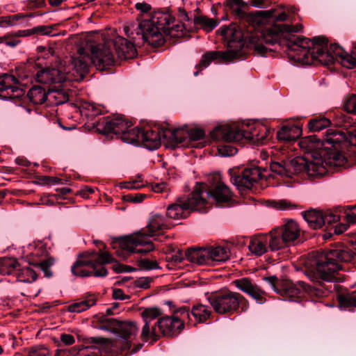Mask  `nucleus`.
Returning a JSON list of instances; mask_svg holds the SVG:
<instances>
[{"instance_id": "nucleus-1", "label": "nucleus", "mask_w": 356, "mask_h": 356, "mask_svg": "<svg viewBox=\"0 0 356 356\" xmlns=\"http://www.w3.org/2000/svg\"><path fill=\"white\" fill-rule=\"evenodd\" d=\"M296 11L293 6L262 11V16L268 18L272 26L252 34L249 40L250 47L261 55H265L267 51L284 49L290 60L302 65H310L318 60L327 65L340 59L343 66L349 69L356 67V58L337 44H331L327 49L326 38L318 36L311 40L297 36L296 33L303 29L302 24L283 23L291 22V14Z\"/></svg>"}, {"instance_id": "nucleus-2", "label": "nucleus", "mask_w": 356, "mask_h": 356, "mask_svg": "<svg viewBox=\"0 0 356 356\" xmlns=\"http://www.w3.org/2000/svg\"><path fill=\"white\" fill-rule=\"evenodd\" d=\"M353 257V252L348 249H332L323 253L314 261V266L305 270L306 276L313 285L303 281H298L297 284L312 296H326L330 289L323 282H338L341 262L350 261Z\"/></svg>"}, {"instance_id": "nucleus-3", "label": "nucleus", "mask_w": 356, "mask_h": 356, "mask_svg": "<svg viewBox=\"0 0 356 356\" xmlns=\"http://www.w3.org/2000/svg\"><path fill=\"white\" fill-rule=\"evenodd\" d=\"M115 49L118 58H134L137 54L134 44L127 39L116 35L115 31H105L101 34V42L91 45L93 64L99 70H104L114 65L115 60L113 53Z\"/></svg>"}, {"instance_id": "nucleus-4", "label": "nucleus", "mask_w": 356, "mask_h": 356, "mask_svg": "<svg viewBox=\"0 0 356 356\" xmlns=\"http://www.w3.org/2000/svg\"><path fill=\"white\" fill-rule=\"evenodd\" d=\"M346 158L337 152L323 149L312 154V159L307 157H296L288 161L291 171L290 177L294 174L305 172L309 177H320L325 175L327 168L344 166Z\"/></svg>"}, {"instance_id": "nucleus-5", "label": "nucleus", "mask_w": 356, "mask_h": 356, "mask_svg": "<svg viewBox=\"0 0 356 356\" xmlns=\"http://www.w3.org/2000/svg\"><path fill=\"white\" fill-rule=\"evenodd\" d=\"M168 228L165 218L159 213L152 214L147 225V231L138 232L125 236L119 241L121 248L118 251L119 255L126 258L131 253H147L154 250V245L149 239L156 232Z\"/></svg>"}, {"instance_id": "nucleus-6", "label": "nucleus", "mask_w": 356, "mask_h": 356, "mask_svg": "<svg viewBox=\"0 0 356 356\" xmlns=\"http://www.w3.org/2000/svg\"><path fill=\"white\" fill-rule=\"evenodd\" d=\"M175 18L169 13L158 10L150 13L149 18L144 19L143 26L150 29V44L153 47L161 46L165 41L164 35L171 37H180L182 26L175 24Z\"/></svg>"}, {"instance_id": "nucleus-7", "label": "nucleus", "mask_w": 356, "mask_h": 356, "mask_svg": "<svg viewBox=\"0 0 356 356\" xmlns=\"http://www.w3.org/2000/svg\"><path fill=\"white\" fill-rule=\"evenodd\" d=\"M268 134L266 127L261 124L250 127L248 130L236 125H222L216 127L211 136L217 140L228 143L246 139L254 143H264L268 138Z\"/></svg>"}, {"instance_id": "nucleus-8", "label": "nucleus", "mask_w": 356, "mask_h": 356, "mask_svg": "<svg viewBox=\"0 0 356 356\" xmlns=\"http://www.w3.org/2000/svg\"><path fill=\"white\" fill-rule=\"evenodd\" d=\"M204 187L199 185L189 195L187 200H179L177 202L169 205L166 214L170 218L180 220L186 218L191 211H207V200L203 197Z\"/></svg>"}, {"instance_id": "nucleus-9", "label": "nucleus", "mask_w": 356, "mask_h": 356, "mask_svg": "<svg viewBox=\"0 0 356 356\" xmlns=\"http://www.w3.org/2000/svg\"><path fill=\"white\" fill-rule=\"evenodd\" d=\"M187 260L198 265H216L229 258V251L223 246L189 249L186 252Z\"/></svg>"}, {"instance_id": "nucleus-10", "label": "nucleus", "mask_w": 356, "mask_h": 356, "mask_svg": "<svg viewBox=\"0 0 356 356\" xmlns=\"http://www.w3.org/2000/svg\"><path fill=\"white\" fill-rule=\"evenodd\" d=\"M207 298L216 313L232 314L238 309L243 297L236 292L220 291L211 293Z\"/></svg>"}, {"instance_id": "nucleus-11", "label": "nucleus", "mask_w": 356, "mask_h": 356, "mask_svg": "<svg viewBox=\"0 0 356 356\" xmlns=\"http://www.w3.org/2000/svg\"><path fill=\"white\" fill-rule=\"evenodd\" d=\"M189 318V309L184 307L175 311L172 316L159 318L156 325L164 336L172 337L184 328V322Z\"/></svg>"}, {"instance_id": "nucleus-12", "label": "nucleus", "mask_w": 356, "mask_h": 356, "mask_svg": "<svg viewBox=\"0 0 356 356\" xmlns=\"http://www.w3.org/2000/svg\"><path fill=\"white\" fill-rule=\"evenodd\" d=\"M272 234V251L284 248L290 243L296 240L300 235V227L298 223L289 220L283 225L270 231Z\"/></svg>"}, {"instance_id": "nucleus-13", "label": "nucleus", "mask_w": 356, "mask_h": 356, "mask_svg": "<svg viewBox=\"0 0 356 356\" xmlns=\"http://www.w3.org/2000/svg\"><path fill=\"white\" fill-rule=\"evenodd\" d=\"M323 142L326 149L339 153L346 158L343 153V149L348 145L356 146V133H346L340 130L329 129L326 131Z\"/></svg>"}, {"instance_id": "nucleus-14", "label": "nucleus", "mask_w": 356, "mask_h": 356, "mask_svg": "<svg viewBox=\"0 0 356 356\" xmlns=\"http://www.w3.org/2000/svg\"><path fill=\"white\" fill-rule=\"evenodd\" d=\"M72 274L77 277H105L107 270L104 266L98 268L97 264L93 262L89 253L80 255L71 267Z\"/></svg>"}, {"instance_id": "nucleus-15", "label": "nucleus", "mask_w": 356, "mask_h": 356, "mask_svg": "<svg viewBox=\"0 0 356 356\" xmlns=\"http://www.w3.org/2000/svg\"><path fill=\"white\" fill-rule=\"evenodd\" d=\"M229 173L232 183L239 190L250 189L264 177L260 168L257 167L245 168L238 175H234L233 170H229Z\"/></svg>"}, {"instance_id": "nucleus-16", "label": "nucleus", "mask_w": 356, "mask_h": 356, "mask_svg": "<svg viewBox=\"0 0 356 356\" xmlns=\"http://www.w3.org/2000/svg\"><path fill=\"white\" fill-rule=\"evenodd\" d=\"M222 38L227 42L228 49L236 51L238 57L241 56V50L244 45L243 34L241 29L235 24H231L228 26H222L218 31Z\"/></svg>"}, {"instance_id": "nucleus-17", "label": "nucleus", "mask_w": 356, "mask_h": 356, "mask_svg": "<svg viewBox=\"0 0 356 356\" xmlns=\"http://www.w3.org/2000/svg\"><path fill=\"white\" fill-rule=\"evenodd\" d=\"M91 45L93 44L90 43L89 48H90ZM90 50L92 52L91 49ZM91 54H92V53ZM92 57H93L92 55ZM90 60L93 63L92 58H89L86 49L84 47H79L77 50V55L72 56L70 60V67H71L73 71L70 76L75 80L83 79L85 74L88 72V61Z\"/></svg>"}, {"instance_id": "nucleus-18", "label": "nucleus", "mask_w": 356, "mask_h": 356, "mask_svg": "<svg viewBox=\"0 0 356 356\" xmlns=\"http://www.w3.org/2000/svg\"><path fill=\"white\" fill-rule=\"evenodd\" d=\"M18 83V80L13 75L4 74L0 76V98L7 100L22 97L24 92L17 86Z\"/></svg>"}, {"instance_id": "nucleus-19", "label": "nucleus", "mask_w": 356, "mask_h": 356, "mask_svg": "<svg viewBox=\"0 0 356 356\" xmlns=\"http://www.w3.org/2000/svg\"><path fill=\"white\" fill-rule=\"evenodd\" d=\"M233 284L238 289L254 299L257 303L262 304L266 301L265 292L250 279L243 277L235 280Z\"/></svg>"}, {"instance_id": "nucleus-20", "label": "nucleus", "mask_w": 356, "mask_h": 356, "mask_svg": "<svg viewBox=\"0 0 356 356\" xmlns=\"http://www.w3.org/2000/svg\"><path fill=\"white\" fill-rule=\"evenodd\" d=\"M71 72H63L61 69L47 68L38 72L36 80L38 82L44 84L60 83L65 80H71Z\"/></svg>"}, {"instance_id": "nucleus-21", "label": "nucleus", "mask_w": 356, "mask_h": 356, "mask_svg": "<svg viewBox=\"0 0 356 356\" xmlns=\"http://www.w3.org/2000/svg\"><path fill=\"white\" fill-rule=\"evenodd\" d=\"M211 188L208 191V196L212 197L217 204L229 202L232 198L230 188L220 180L218 175L212 177Z\"/></svg>"}, {"instance_id": "nucleus-22", "label": "nucleus", "mask_w": 356, "mask_h": 356, "mask_svg": "<svg viewBox=\"0 0 356 356\" xmlns=\"http://www.w3.org/2000/svg\"><path fill=\"white\" fill-rule=\"evenodd\" d=\"M272 234H259L251 238L248 248L252 254L259 257L265 254L268 249L272 251L271 247Z\"/></svg>"}, {"instance_id": "nucleus-23", "label": "nucleus", "mask_w": 356, "mask_h": 356, "mask_svg": "<svg viewBox=\"0 0 356 356\" xmlns=\"http://www.w3.org/2000/svg\"><path fill=\"white\" fill-rule=\"evenodd\" d=\"M238 53L236 51L227 50L211 51L202 55L199 63V66L202 68L207 67L212 62L216 63L219 60H232L238 58Z\"/></svg>"}, {"instance_id": "nucleus-24", "label": "nucleus", "mask_w": 356, "mask_h": 356, "mask_svg": "<svg viewBox=\"0 0 356 356\" xmlns=\"http://www.w3.org/2000/svg\"><path fill=\"white\" fill-rule=\"evenodd\" d=\"M131 126V122L122 115H116L106 120L103 127L104 134H120L124 132Z\"/></svg>"}, {"instance_id": "nucleus-25", "label": "nucleus", "mask_w": 356, "mask_h": 356, "mask_svg": "<svg viewBox=\"0 0 356 356\" xmlns=\"http://www.w3.org/2000/svg\"><path fill=\"white\" fill-rule=\"evenodd\" d=\"M144 19L139 22H127L124 26L125 34L131 38H134V35H141L143 40L150 44L151 36L150 29L148 26H143Z\"/></svg>"}, {"instance_id": "nucleus-26", "label": "nucleus", "mask_w": 356, "mask_h": 356, "mask_svg": "<svg viewBox=\"0 0 356 356\" xmlns=\"http://www.w3.org/2000/svg\"><path fill=\"white\" fill-rule=\"evenodd\" d=\"M138 328L136 324L134 322H118L115 334L123 339V349H129L131 348L129 339L131 335L137 333Z\"/></svg>"}, {"instance_id": "nucleus-27", "label": "nucleus", "mask_w": 356, "mask_h": 356, "mask_svg": "<svg viewBox=\"0 0 356 356\" xmlns=\"http://www.w3.org/2000/svg\"><path fill=\"white\" fill-rule=\"evenodd\" d=\"M161 140V138L160 133L157 131L152 129L142 130L140 145H142L149 150H154L160 147Z\"/></svg>"}, {"instance_id": "nucleus-28", "label": "nucleus", "mask_w": 356, "mask_h": 356, "mask_svg": "<svg viewBox=\"0 0 356 356\" xmlns=\"http://www.w3.org/2000/svg\"><path fill=\"white\" fill-rule=\"evenodd\" d=\"M188 131L183 129H166L163 131V138L173 147L182 144L188 138Z\"/></svg>"}, {"instance_id": "nucleus-29", "label": "nucleus", "mask_w": 356, "mask_h": 356, "mask_svg": "<svg viewBox=\"0 0 356 356\" xmlns=\"http://www.w3.org/2000/svg\"><path fill=\"white\" fill-rule=\"evenodd\" d=\"M302 134V129L298 125L283 126L277 133L279 140L291 142L298 139Z\"/></svg>"}, {"instance_id": "nucleus-30", "label": "nucleus", "mask_w": 356, "mask_h": 356, "mask_svg": "<svg viewBox=\"0 0 356 356\" xmlns=\"http://www.w3.org/2000/svg\"><path fill=\"white\" fill-rule=\"evenodd\" d=\"M302 216L308 225L314 229H319L324 225L323 212L316 210H309L302 212Z\"/></svg>"}, {"instance_id": "nucleus-31", "label": "nucleus", "mask_w": 356, "mask_h": 356, "mask_svg": "<svg viewBox=\"0 0 356 356\" xmlns=\"http://www.w3.org/2000/svg\"><path fill=\"white\" fill-rule=\"evenodd\" d=\"M337 300L341 310L353 311L356 308V291L339 294Z\"/></svg>"}, {"instance_id": "nucleus-32", "label": "nucleus", "mask_w": 356, "mask_h": 356, "mask_svg": "<svg viewBox=\"0 0 356 356\" xmlns=\"http://www.w3.org/2000/svg\"><path fill=\"white\" fill-rule=\"evenodd\" d=\"M27 96L33 104H42L48 99L46 89L40 86H33L29 90Z\"/></svg>"}, {"instance_id": "nucleus-33", "label": "nucleus", "mask_w": 356, "mask_h": 356, "mask_svg": "<svg viewBox=\"0 0 356 356\" xmlns=\"http://www.w3.org/2000/svg\"><path fill=\"white\" fill-rule=\"evenodd\" d=\"M190 313L195 321L200 323L206 322L211 315L209 307L202 304L194 305Z\"/></svg>"}, {"instance_id": "nucleus-34", "label": "nucleus", "mask_w": 356, "mask_h": 356, "mask_svg": "<svg viewBox=\"0 0 356 356\" xmlns=\"http://www.w3.org/2000/svg\"><path fill=\"white\" fill-rule=\"evenodd\" d=\"M96 298L94 295H89L85 300L74 302L68 306L67 311L72 313H80L95 305Z\"/></svg>"}, {"instance_id": "nucleus-35", "label": "nucleus", "mask_w": 356, "mask_h": 356, "mask_svg": "<svg viewBox=\"0 0 356 356\" xmlns=\"http://www.w3.org/2000/svg\"><path fill=\"white\" fill-rule=\"evenodd\" d=\"M277 293L280 294L284 300H292L300 296V290L295 284L286 282L282 285V289L277 291Z\"/></svg>"}, {"instance_id": "nucleus-36", "label": "nucleus", "mask_w": 356, "mask_h": 356, "mask_svg": "<svg viewBox=\"0 0 356 356\" xmlns=\"http://www.w3.org/2000/svg\"><path fill=\"white\" fill-rule=\"evenodd\" d=\"M19 264L13 258H3L0 260V273L2 275L16 274Z\"/></svg>"}, {"instance_id": "nucleus-37", "label": "nucleus", "mask_w": 356, "mask_h": 356, "mask_svg": "<svg viewBox=\"0 0 356 356\" xmlns=\"http://www.w3.org/2000/svg\"><path fill=\"white\" fill-rule=\"evenodd\" d=\"M194 23L200 26L207 32H210L218 24V22L213 18H209L205 15H197L194 17Z\"/></svg>"}, {"instance_id": "nucleus-38", "label": "nucleus", "mask_w": 356, "mask_h": 356, "mask_svg": "<svg viewBox=\"0 0 356 356\" xmlns=\"http://www.w3.org/2000/svg\"><path fill=\"white\" fill-rule=\"evenodd\" d=\"M142 130L139 128H134L129 131L126 130L121 136L122 140L130 144L140 145V136H142Z\"/></svg>"}, {"instance_id": "nucleus-39", "label": "nucleus", "mask_w": 356, "mask_h": 356, "mask_svg": "<svg viewBox=\"0 0 356 356\" xmlns=\"http://www.w3.org/2000/svg\"><path fill=\"white\" fill-rule=\"evenodd\" d=\"M17 279L21 282H33L36 280L38 277L37 273L29 267H24L22 269H18L15 274Z\"/></svg>"}, {"instance_id": "nucleus-40", "label": "nucleus", "mask_w": 356, "mask_h": 356, "mask_svg": "<svg viewBox=\"0 0 356 356\" xmlns=\"http://www.w3.org/2000/svg\"><path fill=\"white\" fill-rule=\"evenodd\" d=\"M325 138V136L322 138V143L321 145L323 146V148H319L316 150H315V148L317 147L316 145V143L313 140L312 136H309L307 138L302 139L299 144L300 147L302 149H305V151L307 152V155H309V158L312 159V154L314 152H319L323 149H325L323 139Z\"/></svg>"}, {"instance_id": "nucleus-41", "label": "nucleus", "mask_w": 356, "mask_h": 356, "mask_svg": "<svg viewBox=\"0 0 356 356\" xmlns=\"http://www.w3.org/2000/svg\"><path fill=\"white\" fill-rule=\"evenodd\" d=\"M32 17H33V14H17L14 15L1 16L0 17V28L15 26L19 20Z\"/></svg>"}, {"instance_id": "nucleus-42", "label": "nucleus", "mask_w": 356, "mask_h": 356, "mask_svg": "<svg viewBox=\"0 0 356 356\" xmlns=\"http://www.w3.org/2000/svg\"><path fill=\"white\" fill-rule=\"evenodd\" d=\"M330 124V120L325 117H316L310 120L308 122V127L312 131H319L327 128Z\"/></svg>"}, {"instance_id": "nucleus-43", "label": "nucleus", "mask_w": 356, "mask_h": 356, "mask_svg": "<svg viewBox=\"0 0 356 356\" xmlns=\"http://www.w3.org/2000/svg\"><path fill=\"white\" fill-rule=\"evenodd\" d=\"M163 314V311L159 307H149L145 308L141 312V316L144 322L150 323L152 320H154Z\"/></svg>"}, {"instance_id": "nucleus-44", "label": "nucleus", "mask_w": 356, "mask_h": 356, "mask_svg": "<svg viewBox=\"0 0 356 356\" xmlns=\"http://www.w3.org/2000/svg\"><path fill=\"white\" fill-rule=\"evenodd\" d=\"M271 171L280 176H285L290 177L291 171L289 168L288 161H282L272 162L270 165Z\"/></svg>"}, {"instance_id": "nucleus-45", "label": "nucleus", "mask_w": 356, "mask_h": 356, "mask_svg": "<svg viewBox=\"0 0 356 356\" xmlns=\"http://www.w3.org/2000/svg\"><path fill=\"white\" fill-rule=\"evenodd\" d=\"M90 257L92 259L93 262L97 264L98 268L101 266H104L106 264H109L113 261V257L108 252H102L97 254L95 252L89 253Z\"/></svg>"}, {"instance_id": "nucleus-46", "label": "nucleus", "mask_w": 356, "mask_h": 356, "mask_svg": "<svg viewBox=\"0 0 356 356\" xmlns=\"http://www.w3.org/2000/svg\"><path fill=\"white\" fill-rule=\"evenodd\" d=\"M48 99L51 103L61 104L68 100V97L65 93L58 90H52L47 92Z\"/></svg>"}, {"instance_id": "nucleus-47", "label": "nucleus", "mask_w": 356, "mask_h": 356, "mask_svg": "<svg viewBox=\"0 0 356 356\" xmlns=\"http://www.w3.org/2000/svg\"><path fill=\"white\" fill-rule=\"evenodd\" d=\"M141 338L145 341H147L149 339L156 340L158 334L156 332V327H152V328H150L149 323L145 322L141 332Z\"/></svg>"}, {"instance_id": "nucleus-48", "label": "nucleus", "mask_w": 356, "mask_h": 356, "mask_svg": "<svg viewBox=\"0 0 356 356\" xmlns=\"http://www.w3.org/2000/svg\"><path fill=\"white\" fill-rule=\"evenodd\" d=\"M72 350L76 353H78L81 350H86V352L84 354V356H102V351L100 348L96 346H90L86 347L74 346L72 348Z\"/></svg>"}, {"instance_id": "nucleus-49", "label": "nucleus", "mask_w": 356, "mask_h": 356, "mask_svg": "<svg viewBox=\"0 0 356 356\" xmlns=\"http://www.w3.org/2000/svg\"><path fill=\"white\" fill-rule=\"evenodd\" d=\"M26 356H51V353L46 347L37 346L27 349Z\"/></svg>"}, {"instance_id": "nucleus-50", "label": "nucleus", "mask_w": 356, "mask_h": 356, "mask_svg": "<svg viewBox=\"0 0 356 356\" xmlns=\"http://www.w3.org/2000/svg\"><path fill=\"white\" fill-rule=\"evenodd\" d=\"M118 322L119 321L114 318H105L103 321V324L99 326V329L102 330H107L115 334Z\"/></svg>"}, {"instance_id": "nucleus-51", "label": "nucleus", "mask_w": 356, "mask_h": 356, "mask_svg": "<svg viewBox=\"0 0 356 356\" xmlns=\"http://www.w3.org/2000/svg\"><path fill=\"white\" fill-rule=\"evenodd\" d=\"M138 267L142 270H149L159 268V264L156 261L149 259H140L138 261Z\"/></svg>"}, {"instance_id": "nucleus-52", "label": "nucleus", "mask_w": 356, "mask_h": 356, "mask_svg": "<svg viewBox=\"0 0 356 356\" xmlns=\"http://www.w3.org/2000/svg\"><path fill=\"white\" fill-rule=\"evenodd\" d=\"M15 34L7 33L2 36V43L10 47H15L21 41L16 38Z\"/></svg>"}, {"instance_id": "nucleus-53", "label": "nucleus", "mask_w": 356, "mask_h": 356, "mask_svg": "<svg viewBox=\"0 0 356 356\" xmlns=\"http://www.w3.org/2000/svg\"><path fill=\"white\" fill-rule=\"evenodd\" d=\"M188 138L191 142H195L204 138V131L201 129H191L188 131Z\"/></svg>"}, {"instance_id": "nucleus-54", "label": "nucleus", "mask_w": 356, "mask_h": 356, "mask_svg": "<svg viewBox=\"0 0 356 356\" xmlns=\"http://www.w3.org/2000/svg\"><path fill=\"white\" fill-rule=\"evenodd\" d=\"M344 108L348 113L356 114V95H352L347 99Z\"/></svg>"}, {"instance_id": "nucleus-55", "label": "nucleus", "mask_w": 356, "mask_h": 356, "mask_svg": "<svg viewBox=\"0 0 356 356\" xmlns=\"http://www.w3.org/2000/svg\"><path fill=\"white\" fill-rule=\"evenodd\" d=\"M225 3L233 11L240 13L241 10L243 6V0H225Z\"/></svg>"}, {"instance_id": "nucleus-56", "label": "nucleus", "mask_w": 356, "mask_h": 356, "mask_svg": "<svg viewBox=\"0 0 356 356\" xmlns=\"http://www.w3.org/2000/svg\"><path fill=\"white\" fill-rule=\"evenodd\" d=\"M219 152L224 156H231L237 153V149L231 145H225L219 148Z\"/></svg>"}, {"instance_id": "nucleus-57", "label": "nucleus", "mask_w": 356, "mask_h": 356, "mask_svg": "<svg viewBox=\"0 0 356 356\" xmlns=\"http://www.w3.org/2000/svg\"><path fill=\"white\" fill-rule=\"evenodd\" d=\"M324 225L325 224L331 225L339 220V216L330 211L323 213Z\"/></svg>"}, {"instance_id": "nucleus-58", "label": "nucleus", "mask_w": 356, "mask_h": 356, "mask_svg": "<svg viewBox=\"0 0 356 356\" xmlns=\"http://www.w3.org/2000/svg\"><path fill=\"white\" fill-rule=\"evenodd\" d=\"M85 343H93L97 345H105L109 342V339L102 337H91L84 339Z\"/></svg>"}, {"instance_id": "nucleus-59", "label": "nucleus", "mask_w": 356, "mask_h": 356, "mask_svg": "<svg viewBox=\"0 0 356 356\" xmlns=\"http://www.w3.org/2000/svg\"><path fill=\"white\" fill-rule=\"evenodd\" d=\"M135 8L142 14L149 13L152 9V6L145 1L136 3Z\"/></svg>"}, {"instance_id": "nucleus-60", "label": "nucleus", "mask_w": 356, "mask_h": 356, "mask_svg": "<svg viewBox=\"0 0 356 356\" xmlns=\"http://www.w3.org/2000/svg\"><path fill=\"white\" fill-rule=\"evenodd\" d=\"M33 33H40L41 35H51L52 33V27L49 26H39L34 27Z\"/></svg>"}, {"instance_id": "nucleus-61", "label": "nucleus", "mask_w": 356, "mask_h": 356, "mask_svg": "<svg viewBox=\"0 0 356 356\" xmlns=\"http://www.w3.org/2000/svg\"><path fill=\"white\" fill-rule=\"evenodd\" d=\"M143 186V184L139 181H133L121 184V188L127 189H139Z\"/></svg>"}, {"instance_id": "nucleus-62", "label": "nucleus", "mask_w": 356, "mask_h": 356, "mask_svg": "<svg viewBox=\"0 0 356 356\" xmlns=\"http://www.w3.org/2000/svg\"><path fill=\"white\" fill-rule=\"evenodd\" d=\"M60 339V341L65 346H71L75 342L74 337L70 334H61Z\"/></svg>"}, {"instance_id": "nucleus-63", "label": "nucleus", "mask_w": 356, "mask_h": 356, "mask_svg": "<svg viewBox=\"0 0 356 356\" xmlns=\"http://www.w3.org/2000/svg\"><path fill=\"white\" fill-rule=\"evenodd\" d=\"M275 207L280 210H287L293 208V206L286 200H279L275 202Z\"/></svg>"}, {"instance_id": "nucleus-64", "label": "nucleus", "mask_w": 356, "mask_h": 356, "mask_svg": "<svg viewBox=\"0 0 356 356\" xmlns=\"http://www.w3.org/2000/svg\"><path fill=\"white\" fill-rule=\"evenodd\" d=\"M346 218L349 223H356V210L351 207L350 211L346 213Z\"/></svg>"}]
</instances>
